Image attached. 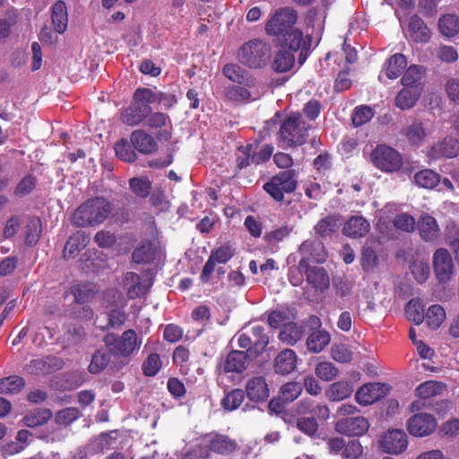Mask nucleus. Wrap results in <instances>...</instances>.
<instances>
[{
    "instance_id": "1",
    "label": "nucleus",
    "mask_w": 459,
    "mask_h": 459,
    "mask_svg": "<svg viewBox=\"0 0 459 459\" xmlns=\"http://www.w3.org/2000/svg\"><path fill=\"white\" fill-rule=\"evenodd\" d=\"M298 11L291 6H282L273 10L268 16L264 31L269 37H275L281 41L283 48L293 51L301 50L299 62L302 64L303 51L310 48L312 38L310 35L304 37L301 30L295 28L298 22Z\"/></svg>"
},
{
    "instance_id": "2",
    "label": "nucleus",
    "mask_w": 459,
    "mask_h": 459,
    "mask_svg": "<svg viewBox=\"0 0 459 459\" xmlns=\"http://www.w3.org/2000/svg\"><path fill=\"white\" fill-rule=\"evenodd\" d=\"M112 210L113 204L106 198H89L74 211L71 221L80 228L100 225L108 218Z\"/></svg>"
},
{
    "instance_id": "3",
    "label": "nucleus",
    "mask_w": 459,
    "mask_h": 459,
    "mask_svg": "<svg viewBox=\"0 0 459 459\" xmlns=\"http://www.w3.org/2000/svg\"><path fill=\"white\" fill-rule=\"evenodd\" d=\"M311 125L300 112H290L281 121L278 140L282 147L295 148L306 143Z\"/></svg>"
},
{
    "instance_id": "4",
    "label": "nucleus",
    "mask_w": 459,
    "mask_h": 459,
    "mask_svg": "<svg viewBox=\"0 0 459 459\" xmlns=\"http://www.w3.org/2000/svg\"><path fill=\"white\" fill-rule=\"evenodd\" d=\"M102 342L113 358L121 360H129L142 344V340L133 329L126 330L120 335L109 332L103 336Z\"/></svg>"
},
{
    "instance_id": "5",
    "label": "nucleus",
    "mask_w": 459,
    "mask_h": 459,
    "mask_svg": "<svg viewBox=\"0 0 459 459\" xmlns=\"http://www.w3.org/2000/svg\"><path fill=\"white\" fill-rule=\"evenodd\" d=\"M272 52V46L268 42L260 39H254L239 48L238 60L249 69H262L270 63Z\"/></svg>"
},
{
    "instance_id": "6",
    "label": "nucleus",
    "mask_w": 459,
    "mask_h": 459,
    "mask_svg": "<svg viewBox=\"0 0 459 459\" xmlns=\"http://www.w3.org/2000/svg\"><path fill=\"white\" fill-rule=\"evenodd\" d=\"M296 169H283L273 175L263 185L264 191L276 203H281L285 195L292 194L298 188Z\"/></svg>"
},
{
    "instance_id": "7",
    "label": "nucleus",
    "mask_w": 459,
    "mask_h": 459,
    "mask_svg": "<svg viewBox=\"0 0 459 459\" xmlns=\"http://www.w3.org/2000/svg\"><path fill=\"white\" fill-rule=\"evenodd\" d=\"M370 160L377 169L387 173L400 170L403 164L401 153L386 144L377 145L370 153Z\"/></svg>"
},
{
    "instance_id": "8",
    "label": "nucleus",
    "mask_w": 459,
    "mask_h": 459,
    "mask_svg": "<svg viewBox=\"0 0 459 459\" xmlns=\"http://www.w3.org/2000/svg\"><path fill=\"white\" fill-rule=\"evenodd\" d=\"M235 254L236 249L230 241L212 249L202 269L200 281L203 283H208L215 271L216 264L228 263Z\"/></svg>"
},
{
    "instance_id": "9",
    "label": "nucleus",
    "mask_w": 459,
    "mask_h": 459,
    "mask_svg": "<svg viewBox=\"0 0 459 459\" xmlns=\"http://www.w3.org/2000/svg\"><path fill=\"white\" fill-rule=\"evenodd\" d=\"M327 447L331 454L340 455L342 459H359L363 453L362 445L357 439L333 437L327 441Z\"/></svg>"
},
{
    "instance_id": "10",
    "label": "nucleus",
    "mask_w": 459,
    "mask_h": 459,
    "mask_svg": "<svg viewBox=\"0 0 459 459\" xmlns=\"http://www.w3.org/2000/svg\"><path fill=\"white\" fill-rule=\"evenodd\" d=\"M437 427L436 418L426 412H419L410 417L406 422L408 432L417 437H424L431 435Z\"/></svg>"
},
{
    "instance_id": "11",
    "label": "nucleus",
    "mask_w": 459,
    "mask_h": 459,
    "mask_svg": "<svg viewBox=\"0 0 459 459\" xmlns=\"http://www.w3.org/2000/svg\"><path fill=\"white\" fill-rule=\"evenodd\" d=\"M299 251L301 255L299 268H306L310 263L323 264L327 258L324 244L319 240H305L299 246Z\"/></svg>"
},
{
    "instance_id": "12",
    "label": "nucleus",
    "mask_w": 459,
    "mask_h": 459,
    "mask_svg": "<svg viewBox=\"0 0 459 459\" xmlns=\"http://www.w3.org/2000/svg\"><path fill=\"white\" fill-rule=\"evenodd\" d=\"M401 133L411 146L420 147L427 141L432 130L427 121L412 118Z\"/></svg>"
},
{
    "instance_id": "13",
    "label": "nucleus",
    "mask_w": 459,
    "mask_h": 459,
    "mask_svg": "<svg viewBox=\"0 0 459 459\" xmlns=\"http://www.w3.org/2000/svg\"><path fill=\"white\" fill-rule=\"evenodd\" d=\"M390 390L391 387L388 384L368 383L357 390L355 399L361 405L372 404L385 397Z\"/></svg>"
},
{
    "instance_id": "14",
    "label": "nucleus",
    "mask_w": 459,
    "mask_h": 459,
    "mask_svg": "<svg viewBox=\"0 0 459 459\" xmlns=\"http://www.w3.org/2000/svg\"><path fill=\"white\" fill-rule=\"evenodd\" d=\"M380 448L390 455H400L403 453L408 446V437L402 429L387 430L379 441Z\"/></svg>"
},
{
    "instance_id": "15",
    "label": "nucleus",
    "mask_w": 459,
    "mask_h": 459,
    "mask_svg": "<svg viewBox=\"0 0 459 459\" xmlns=\"http://www.w3.org/2000/svg\"><path fill=\"white\" fill-rule=\"evenodd\" d=\"M446 389V385L440 381L428 380L421 383L415 389V394L420 398L411 404V411H420L425 406V401L442 394Z\"/></svg>"
},
{
    "instance_id": "16",
    "label": "nucleus",
    "mask_w": 459,
    "mask_h": 459,
    "mask_svg": "<svg viewBox=\"0 0 459 459\" xmlns=\"http://www.w3.org/2000/svg\"><path fill=\"white\" fill-rule=\"evenodd\" d=\"M459 155V140L453 136H446L432 144L427 153L430 160L451 159Z\"/></svg>"
},
{
    "instance_id": "17",
    "label": "nucleus",
    "mask_w": 459,
    "mask_h": 459,
    "mask_svg": "<svg viewBox=\"0 0 459 459\" xmlns=\"http://www.w3.org/2000/svg\"><path fill=\"white\" fill-rule=\"evenodd\" d=\"M433 267L437 279L440 282L448 281L454 272V264L450 253L446 248H438L433 255Z\"/></svg>"
},
{
    "instance_id": "18",
    "label": "nucleus",
    "mask_w": 459,
    "mask_h": 459,
    "mask_svg": "<svg viewBox=\"0 0 459 459\" xmlns=\"http://www.w3.org/2000/svg\"><path fill=\"white\" fill-rule=\"evenodd\" d=\"M249 359L251 357L247 352L233 350L217 365V368L224 374H240L247 369Z\"/></svg>"
},
{
    "instance_id": "19",
    "label": "nucleus",
    "mask_w": 459,
    "mask_h": 459,
    "mask_svg": "<svg viewBox=\"0 0 459 459\" xmlns=\"http://www.w3.org/2000/svg\"><path fill=\"white\" fill-rule=\"evenodd\" d=\"M369 428L368 420L362 416L344 418L337 421L335 429L348 437L364 435Z\"/></svg>"
},
{
    "instance_id": "20",
    "label": "nucleus",
    "mask_w": 459,
    "mask_h": 459,
    "mask_svg": "<svg viewBox=\"0 0 459 459\" xmlns=\"http://www.w3.org/2000/svg\"><path fill=\"white\" fill-rule=\"evenodd\" d=\"M416 227L419 231V235L420 238L428 243H437L440 238V229L437 224V220L428 214H421L418 221L416 222Z\"/></svg>"
},
{
    "instance_id": "21",
    "label": "nucleus",
    "mask_w": 459,
    "mask_h": 459,
    "mask_svg": "<svg viewBox=\"0 0 459 459\" xmlns=\"http://www.w3.org/2000/svg\"><path fill=\"white\" fill-rule=\"evenodd\" d=\"M244 392L251 402L257 403L265 402L270 395L268 384L263 376L249 378Z\"/></svg>"
},
{
    "instance_id": "22",
    "label": "nucleus",
    "mask_w": 459,
    "mask_h": 459,
    "mask_svg": "<svg viewBox=\"0 0 459 459\" xmlns=\"http://www.w3.org/2000/svg\"><path fill=\"white\" fill-rule=\"evenodd\" d=\"M90 242V237L82 230L73 233L66 240L62 256L65 260L75 258Z\"/></svg>"
},
{
    "instance_id": "23",
    "label": "nucleus",
    "mask_w": 459,
    "mask_h": 459,
    "mask_svg": "<svg viewBox=\"0 0 459 459\" xmlns=\"http://www.w3.org/2000/svg\"><path fill=\"white\" fill-rule=\"evenodd\" d=\"M299 273H304L307 281L316 290L324 291L329 287V276L323 267L306 265V268H299Z\"/></svg>"
},
{
    "instance_id": "24",
    "label": "nucleus",
    "mask_w": 459,
    "mask_h": 459,
    "mask_svg": "<svg viewBox=\"0 0 459 459\" xmlns=\"http://www.w3.org/2000/svg\"><path fill=\"white\" fill-rule=\"evenodd\" d=\"M152 112L151 106H143V104L133 103L126 108L121 116V120L127 126H137L145 120Z\"/></svg>"
},
{
    "instance_id": "25",
    "label": "nucleus",
    "mask_w": 459,
    "mask_h": 459,
    "mask_svg": "<svg viewBox=\"0 0 459 459\" xmlns=\"http://www.w3.org/2000/svg\"><path fill=\"white\" fill-rule=\"evenodd\" d=\"M299 414H308L319 420H326L329 417V408L326 404L316 403L311 398L300 400L297 405Z\"/></svg>"
},
{
    "instance_id": "26",
    "label": "nucleus",
    "mask_w": 459,
    "mask_h": 459,
    "mask_svg": "<svg viewBox=\"0 0 459 459\" xmlns=\"http://www.w3.org/2000/svg\"><path fill=\"white\" fill-rule=\"evenodd\" d=\"M370 230L369 222L360 215L351 216L344 224L342 233L351 238L365 237Z\"/></svg>"
},
{
    "instance_id": "27",
    "label": "nucleus",
    "mask_w": 459,
    "mask_h": 459,
    "mask_svg": "<svg viewBox=\"0 0 459 459\" xmlns=\"http://www.w3.org/2000/svg\"><path fill=\"white\" fill-rule=\"evenodd\" d=\"M130 142L134 148L143 154L152 153L158 149L155 139L143 130L134 131L130 135Z\"/></svg>"
},
{
    "instance_id": "28",
    "label": "nucleus",
    "mask_w": 459,
    "mask_h": 459,
    "mask_svg": "<svg viewBox=\"0 0 459 459\" xmlns=\"http://www.w3.org/2000/svg\"><path fill=\"white\" fill-rule=\"evenodd\" d=\"M249 335L251 336L252 345V347H249V355L253 359L264 351L269 344V337L264 333V329L261 325L253 326Z\"/></svg>"
},
{
    "instance_id": "29",
    "label": "nucleus",
    "mask_w": 459,
    "mask_h": 459,
    "mask_svg": "<svg viewBox=\"0 0 459 459\" xmlns=\"http://www.w3.org/2000/svg\"><path fill=\"white\" fill-rule=\"evenodd\" d=\"M297 365V355L293 350L285 349L274 359L273 368L276 373L287 375L291 373Z\"/></svg>"
},
{
    "instance_id": "30",
    "label": "nucleus",
    "mask_w": 459,
    "mask_h": 459,
    "mask_svg": "<svg viewBox=\"0 0 459 459\" xmlns=\"http://www.w3.org/2000/svg\"><path fill=\"white\" fill-rule=\"evenodd\" d=\"M409 34L411 39L418 43H427L431 38V31L424 21L414 14L409 21Z\"/></svg>"
},
{
    "instance_id": "31",
    "label": "nucleus",
    "mask_w": 459,
    "mask_h": 459,
    "mask_svg": "<svg viewBox=\"0 0 459 459\" xmlns=\"http://www.w3.org/2000/svg\"><path fill=\"white\" fill-rule=\"evenodd\" d=\"M238 447V444L227 435L215 434L209 441L208 448L210 451L221 455H229Z\"/></svg>"
},
{
    "instance_id": "32",
    "label": "nucleus",
    "mask_w": 459,
    "mask_h": 459,
    "mask_svg": "<svg viewBox=\"0 0 459 459\" xmlns=\"http://www.w3.org/2000/svg\"><path fill=\"white\" fill-rule=\"evenodd\" d=\"M421 94L420 86L406 87L402 89L395 97V105L402 110L411 108Z\"/></svg>"
},
{
    "instance_id": "33",
    "label": "nucleus",
    "mask_w": 459,
    "mask_h": 459,
    "mask_svg": "<svg viewBox=\"0 0 459 459\" xmlns=\"http://www.w3.org/2000/svg\"><path fill=\"white\" fill-rule=\"evenodd\" d=\"M51 19L55 30L59 34H63L66 30L68 22L67 9L64 1H56L52 5Z\"/></svg>"
},
{
    "instance_id": "34",
    "label": "nucleus",
    "mask_w": 459,
    "mask_h": 459,
    "mask_svg": "<svg viewBox=\"0 0 459 459\" xmlns=\"http://www.w3.org/2000/svg\"><path fill=\"white\" fill-rule=\"evenodd\" d=\"M124 284L126 296L130 299L141 298L147 292L146 287L142 284L141 277L136 273L128 272L125 276Z\"/></svg>"
},
{
    "instance_id": "35",
    "label": "nucleus",
    "mask_w": 459,
    "mask_h": 459,
    "mask_svg": "<svg viewBox=\"0 0 459 459\" xmlns=\"http://www.w3.org/2000/svg\"><path fill=\"white\" fill-rule=\"evenodd\" d=\"M352 392V385L348 381L341 380L331 384L325 391V395L332 402H340L349 398Z\"/></svg>"
},
{
    "instance_id": "36",
    "label": "nucleus",
    "mask_w": 459,
    "mask_h": 459,
    "mask_svg": "<svg viewBox=\"0 0 459 459\" xmlns=\"http://www.w3.org/2000/svg\"><path fill=\"white\" fill-rule=\"evenodd\" d=\"M52 417L53 413L51 410L39 408L28 411L23 416L22 421L26 427L35 429L46 424Z\"/></svg>"
},
{
    "instance_id": "37",
    "label": "nucleus",
    "mask_w": 459,
    "mask_h": 459,
    "mask_svg": "<svg viewBox=\"0 0 459 459\" xmlns=\"http://www.w3.org/2000/svg\"><path fill=\"white\" fill-rule=\"evenodd\" d=\"M293 50L290 48L281 49L276 52L273 61L272 63V68L276 73H286L290 71L294 65L295 56Z\"/></svg>"
},
{
    "instance_id": "38",
    "label": "nucleus",
    "mask_w": 459,
    "mask_h": 459,
    "mask_svg": "<svg viewBox=\"0 0 459 459\" xmlns=\"http://www.w3.org/2000/svg\"><path fill=\"white\" fill-rule=\"evenodd\" d=\"M112 354L108 350L99 349L91 357L88 370L91 374H99L103 371L111 362Z\"/></svg>"
},
{
    "instance_id": "39",
    "label": "nucleus",
    "mask_w": 459,
    "mask_h": 459,
    "mask_svg": "<svg viewBox=\"0 0 459 459\" xmlns=\"http://www.w3.org/2000/svg\"><path fill=\"white\" fill-rule=\"evenodd\" d=\"M438 29L443 36L452 38L459 33V16L446 13L438 20Z\"/></svg>"
},
{
    "instance_id": "40",
    "label": "nucleus",
    "mask_w": 459,
    "mask_h": 459,
    "mask_svg": "<svg viewBox=\"0 0 459 459\" xmlns=\"http://www.w3.org/2000/svg\"><path fill=\"white\" fill-rule=\"evenodd\" d=\"M70 291L74 296V302L78 305H84L91 301L96 291L90 283H78L71 287Z\"/></svg>"
},
{
    "instance_id": "41",
    "label": "nucleus",
    "mask_w": 459,
    "mask_h": 459,
    "mask_svg": "<svg viewBox=\"0 0 459 459\" xmlns=\"http://www.w3.org/2000/svg\"><path fill=\"white\" fill-rule=\"evenodd\" d=\"M62 367V360L56 357H47L45 359H32L30 363L31 371L36 374H48L50 373L49 368L52 370L60 369Z\"/></svg>"
},
{
    "instance_id": "42",
    "label": "nucleus",
    "mask_w": 459,
    "mask_h": 459,
    "mask_svg": "<svg viewBox=\"0 0 459 459\" xmlns=\"http://www.w3.org/2000/svg\"><path fill=\"white\" fill-rule=\"evenodd\" d=\"M407 60L404 55L397 53L391 56L385 65V74L389 79L398 78L404 71Z\"/></svg>"
},
{
    "instance_id": "43",
    "label": "nucleus",
    "mask_w": 459,
    "mask_h": 459,
    "mask_svg": "<svg viewBox=\"0 0 459 459\" xmlns=\"http://www.w3.org/2000/svg\"><path fill=\"white\" fill-rule=\"evenodd\" d=\"M330 339L331 337L327 331H315L307 339V350L314 353L320 352L330 342Z\"/></svg>"
},
{
    "instance_id": "44",
    "label": "nucleus",
    "mask_w": 459,
    "mask_h": 459,
    "mask_svg": "<svg viewBox=\"0 0 459 459\" xmlns=\"http://www.w3.org/2000/svg\"><path fill=\"white\" fill-rule=\"evenodd\" d=\"M413 178L417 186L428 189L435 188L440 182L439 174L429 169L418 171Z\"/></svg>"
},
{
    "instance_id": "45",
    "label": "nucleus",
    "mask_w": 459,
    "mask_h": 459,
    "mask_svg": "<svg viewBox=\"0 0 459 459\" xmlns=\"http://www.w3.org/2000/svg\"><path fill=\"white\" fill-rule=\"evenodd\" d=\"M42 232V223L39 218H30L26 229L24 241L27 246L33 247L38 244Z\"/></svg>"
},
{
    "instance_id": "46",
    "label": "nucleus",
    "mask_w": 459,
    "mask_h": 459,
    "mask_svg": "<svg viewBox=\"0 0 459 459\" xmlns=\"http://www.w3.org/2000/svg\"><path fill=\"white\" fill-rule=\"evenodd\" d=\"M303 330L298 324L290 322L283 325L279 339L287 344L293 345L302 338Z\"/></svg>"
},
{
    "instance_id": "47",
    "label": "nucleus",
    "mask_w": 459,
    "mask_h": 459,
    "mask_svg": "<svg viewBox=\"0 0 459 459\" xmlns=\"http://www.w3.org/2000/svg\"><path fill=\"white\" fill-rule=\"evenodd\" d=\"M155 258L154 247L151 241L138 246L132 254V259L136 264H149Z\"/></svg>"
},
{
    "instance_id": "48",
    "label": "nucleus",
    "mask_w": 459,
    "mask_h": 459,
    "mask_svg": "<svg viewBox=\"0 0 459 459\" xmlns=\"http://www.w3.org/2000/svg\"><path fill=\"white\" fill-rule=\"evenodd\" d=\"M225 98L234 103L248 101L251 99V92L241 84L229 85L224 90Z\"/></svg>"
},
{
    "instance_id": "49",
    "label": "nucleus",
    "mask_w": 459,
    "mask_h": 459,
    "mask_svg": "<svg viewBox=\"0 0 459 459\" xmlns=\"http://www.w3.org/2000/svg\"><path fill=\"white\" fill-rule=\"evenodd\" d=\"M404 311L407 319L415 325H420L424 321V306L420 299H411L406 304Z\"/></svg>"
},
{
    "instance_id": "50",
    "label": "nucleus",
    "mask_w": 459,
    "mask_h": 459,
    "mask_svg": "<svg viewBox=\"0 0 459 459\" xmlns=\"http://www.w3.org/2000/svg\"><path fill=\"white\" fill-rule=\"evenodd\" d=\"M245 399V392L240 388H235L227 393L221 400L224 410L232 411L237 410Z\"/></svg>"
},
{
    "instance_id": "51",
    "label": "nucleus",
    "mask_w": 459,
    "mask_h": 459,
    "mask_svg": "<svg viewBox=\"0 0 459 459\" xmlns=\"http://www.w3.org/2000/svg\"><path fill=\"white\" fill-rule=\"evenodd\" d=\"M446 319V312L440 305L430 306L426 312V322L432 330L438 329Z\"/></svg>"
},
{
    "instance_id": "52",
    "label": "nucleus",
    "mask_w": 459,
    "mask_h": 459,
    "mask_svg": "<svg viewBox=\"0 0 459 459\" xmlns=\"http://www.w3.org/2000/svg\"><path fill=\"white\" fill-rule=\"evenodd\" d=\"M25 381L22 377L10 376L0 379V394H18L24 387Z\"/></svg>"
},
{
    "instance_id": "53",
    "label": "nucleus",
    "mask_w": 459,
    "mask_h": 459,
    "mask_svg": "<svg viewBox=\"0 0 459 459\" xmlns=\"http://www.w3.org/2000/svg\"><path fill=\"white\" fill-rule=\"evenodd\" d=\"M446 242L450 247L455 261L459 264V225L450 222L446 226Z\"/></svg>"
},
{
    "instance_id": "54",
    "label": "nucleus",
    "mask_w": 459,
    "mask_h": 459,
    "mask_svg": "<svg viewBox=\"0 0 459 459\" xmlns=\"http://www.w3.org/2000/svg\"><path fill=\"white\" fill-rule=\"evenodd\" d=\"M253 148H251V157L253 158V163L255 165L264 163L268 161L273 152V147L271 144H264L260 146L257 142L250 143Z\"/></svg>"
},
{
    "instance_id": "55",
    "label": "nucleus",
    "mask_w": 459,
    "mask_h": 459,
    "mask_svg": "<svg viewBox=\"0 0 459 459\" xmlns=\"http://www.w3.org/2000/svg\"><path fill=\"white\" fill-rule=\"evenodd\" d=\"M82 416L81 411L75 407H67L56 412L55 421L58 425L67 427Z\"/></svg>"
},
{
    "instance_id": "56",
    "label": "nucleus",
    "mask_w": 459,
    "mask_h": 459,
    "mask_svg": "<svg viewBox=\"0 0 459 459\" xmlns=\"http://www.w3.org/2000/svg\"><path fill=\"white\" fill-rule=\"evenodd\" d=\"M302 390L303 385L300 383L291 381L284 384L281 387L278 394L285 401V403H290L300 395Z\"/></svg>"
},
{
    "instance_id": "57",
    "label": "nucleus",
    "mask_w": 459,
    "mask_h": 459,
    "mask_svg": "<svg viewBox=\"0 0 459 459\" xmlns=\"http://www.w3.org/2000/svg\"><path fill=\"white\" fill-rule=\"evenodd\" d=\"M374 117V110L367 105H360L354 108L351 115L352 125L361 126L369 122Z\"/></svg>"
},
{
    "instance_id": "58",
    "label": "nucleus",
    "mask_w": 459,
    "mask_h": 459,
    "mask_svg": "<svg viewBox=\"0 0 459 459\" xmlns=\"http://www.w3.org/2000/svg\"><path fill=\"white\" fill-rule=\"evenodd\" d=\"M222 74L230 81L238 84H243L246 81L247 73L238 64H226L222 68Z\"/></svg>"
},
{
    "instance_id": "59",
    "label": "nucleus",
    "mask_w": 459,
    "mask_h": 459,
    "mask_svg": "<svg viewBox=\"0 0 459 459\" xmlns=\"http://www.w3.org/2000/svg\"><path fill=\"white\" fill-rule=\"evenodd\" d=\"M162 361L158 353H151L142 364L143 374L146 377H154L160 370Z\"/></svg>"
},
{
    "instance_id": "60",
    "label": "nucleus",
    "mask_w": 459,
    "mask_h": 459,
    "mask_svg": "<svg viewBox=\"0 0 459 459\" xmlns=\"http://www.w3.org/2000/svg\"><path fill=\"white\" fill-rule=\"evenodd\" d=\"M126 314L117 308H113L108 313V323L106 325L100 326L101 331H108L109 329H117L121 327L126 321Z\"/></svg>"
},
{
    "instance_id": "61",
    "label": "nucleus",
    "mask_w": 459,
    "mask_h": 459,
    "mask_svg": "<svg viewBox=\"0 0 459 459\" xmlns=\"http://www.w3.org/2000/svg\"><path fill=\"white\" fill-rule=\"evenodd\" d=\"M314 229L321 237L330 236L337 230V219L334 215H328L321 219Z\"/></svg>"
},
{
    "instance_id": "62",
    "label": "nucleus",
    "mask_w": 459,
    "mask_h": 459,
    "mask_svg": "<svg viewBox=\"0 0 459 459\" xmlns=\"http://www.w3.org/2000/svg\"><path fill=\"white\" fill-rule=\"evenodd\" d=\"M130 189L141 198H146L152 190V182L148 178H133L129 180Z\"/></svg>"
},
{
    "instance_id": "63",
    "label": "nucleus",
    "mask_w": 459,
    "mask_h": 459,
    "mask_svg": "<svg viewBox=\"0 0 459 459\" xmlns=\"http://www.w3.org/2000/svg\"><path fill=\"white\" fill-rule=\"evenodd\" d=\"M115 152L121 160L126 162H134L137 158L135 152L126 139H121L116 143Z\"/></svg>"
},
{
    "instance_id": "64",
    "label": "nucleus",
    "mask_w": 459,
    "mask_h": 459,
    "mask_svg": "<svg viewBox=\"0 0 459 459\" xmlns=\"http://www.w3.org/2000/svg\"><path fill=\"white\" fill-rule=\"evenodd\" d=\"M360 264L365 272L373 271L378 264L377 252L371 247H364L361 251Z\"/></svg>"
}]
</instances>
